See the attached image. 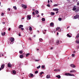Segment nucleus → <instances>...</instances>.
I'll return each mask as SVG.
<instances>
[{
  "mask_svg": "<svg viewBox=\"0 0 79 79\" xmlns=\"http://www.w3.org/2000/svg\"><path fill=\"white\" fill-rule=\"evenodd\" d=\"M8 11H10V9L9 8V9H8Z\"/></svg>",
  "mask_w": 79,
  "mask_h": 79,
  "instance_id": "nucleus-57",
  "label": "nucleus"
},
{
  "mask_svg": "<svg viewBox=\"0 0 79 79\" xmlns=\"http://www.w3.org/2000/svg\"><path fill=\"white\" fill-rule=\"evenodd\" d=\"M67 35V37H71V35H69V34H68Z\"/></svg>",
  "mask_w": 79,
  "mask_h": 79,
  "instance_id": "nucleus-21",
  "label": "nucleus"
},
{
  "mask_svg": "<svg viewBox=\"0 0 79 79\" xmlns=\"http://www.w3.org/2000/svg\"><path fill=\"white\" fill-rule=\"evenodd\" d=\"M32 10V11H35V9H33Z\"/></svg>",
  "mask_w": 79,
  "mask_h": 79,
  "instance_id": "nucleus-53",
  "label": "nucleus"
},
{
  "mask_svg": "<svg viewBox=\"0 0 79 79\" xmlns=\"http://www.w3.org/2000/svg\"><path fill=\"white\" fill-rule=\"evenodd\" d=\"M21 29L22 31H23L24 30V28H21Z\"/></svg>",
  "mask_w": 79,
  "mask_h": 79,
  "instance_id": "nucleus-45",
  "label": "nucleus"
},
{
  "mask_svg": "<svg viewBox=\"0 0 79 79\" xmlns=\"http://www.w3.org/2000/svg\"><path fill=\"white\" fill-rule=\"evenodd\" d=\"M30 55V53H27L26 54V57H28V56H29Z\"/></svg>",
  "mask_w": 79,
  "mask_h": 79,
  "instance_id": "nucleus-27",
  "label": "nucleus"
},
{
  "mask_svg": "<svg viewBox=\"0 0 79 79\" xmlns=\"http://www.w3.org/2000/svg\"><path fill=\"white\" fill-rule=\"evenodd\" d=\"M48 4H49V3H50V1L49 0H48Z\"/></svg>",
  "mask_w": 79,
  "mask_h": 79,
  "instance_id": "nucleus-47",
  "label": "nucleus"
},
{
  "mask_svg": "<svg viewBox=\"0 0 79 79\" xmlns=\"http://www.w3.org/2000/svg\"><path fill=\"white\" fill-rule=\"evenodd\" d=\"M23 57H24V56H23L22 55H20V58H23Z\"/></svg>",
  "mask_w": 79,
  "mask_h": 79,
  "instance_id": "nucleus-24",
  "label": "nucleus"
},
{
  "mask_svg": "<svg viewBox=\"0 0 79 79\" xmlns=\"http://www.w3.org/2000/svg\"><path fill=\"white\" fill-rule=\"evenodd\" d=\"M32 14H33V15H35V12H32Z\"/></svg>",
  "mask_w": 79,
  "mask_h": 79,
  "instance_id": "nucleus-49",
  "label": "nucleus"
},
{
  "mask_svg": "<svg viewBox=\"0 0 79 79\" xmlns=\"http://www.w3.org/2000/svg\"><path fill=\"white\" fill-rule=\"evenodd\" d=\"M35 61H39V60H37L36 59L35 60Z\"/></svg>",
  "mask_w": 79,
  "mask_h": 79,
  "instance_id": "nucleus-51",
  "label": "nucleus"
},
{
  "mask_svg": "<svg viewBox=\"0 0 79 79\" xmlns=\"http://www.w3.org/2000/svg\"><path fill=\"white\" fill-rule=\"evenodd\" d=\"M27 18L28 19H31V16H30V15H27Z\"/></svg>",
  "mask_w": 79,
  "mask_h": 79,
  "instance_id": "nucleus-9",
  "label": "nucleus"
},
{
  "mask_svg": "<svg viewBox=\"0 0 79 79\" xmlns=\"http://www.w3.org/2000/svg\"><path fill=\"white\" fill-rule=\"evenodd\" d=\"M53 11H58L59 10H58V9L56 8L53 9Z\"/></svg>",
  "mask_w": 79,
  "mask_h": 79,
  "instance_id": "nucleus-10",
  "label": "nucleus"
},
{
  "mask_svg": "<svg viewBox=\"0 0 79 79\" xmlns=\"http://www.w3.org/2000/svg\"><path fill=\"white\" fill-rule=\"evenodd\" d=\"M28 39L30 40V41H32V39H31V38H28Z\"/></svg>",
  "mask_w": 79,
  "mask_h": 79,
  "instance_id": "nucleus-42",
  "label": "nucleus"
},
{
  "mask_svg": "<svg viewBox=\"0 0 79 79\" xmlns=\"http://www.w3.org/2000/svg\"><path fill=\"white\" fill-rule=\"evenodd\" d=\"M79 37V34H78L76 35V38L78 39Z\"/></svg>",
  "mask_w": 79,
  "mask_h": 79,
  "instance_id": "nucleus-17",
  "label": "nucleus"
},
{
  "mask_svg": "<svg viewBox=\"0 0 79 79\" xmlns=\"http://www.w3.org/2000/svg\"><path fill=\"white\" fill-rule=\"evenodd\" d=\"M53 49V48H51V50H52Z\"/></svg>",
  "mask_w": 79,
  "mask_h": 79,
  "instance_id": "nucleus-54",
  "label": "nucleus"
},
{
  "mask_svg": "<svg viewBox=\"0 0 79 79\" xmlns=\"http://www.w3.org/2000/svg\"><path fill=\"white\" fill-rule=\"evenodd\" d=\"M19 36H21V34H19Z\"/></svg>",
  "mask_w": 79,
  "mask_h": 79,
  "instance_id": "nucleus-56",
  "label": "nucleus"
},
{
  "mask_svg": "<svg viewBox=\"0 0 79 79\" xmlns=\"http://www.w3.org/2000/svg\"><path fill=\"white\" fill-rule=\"evenodd\" d=\"M60 69H55L54 70V71H60Z\"/></svg>",
  "mask_w": 79,
  "mask_h": 79,
  "instance_id": "nucleus-20",
  "label": "nucleus"
},
{
  "mask_svg": "<svg viewBox=\"0 0 79 79\" xmlns=\"http://www.w3.org/2000/svg\"><path fill=\"white\" fill-rule=\"evenodd\" d=\"M57 35H58V34H59L58 33V32H57Z\"/></svg>",
  "mask_w": 79,
  "mask_h": 79,
  "instance_id": "nucleus-62",
  "label": "nucleus"
},
{
  "mask_svg": "<svg viewBox=\"0 0 79 79\" xmlns=\"http://www.w3.org/2000/svg\"><path fill=\"white\" fill-rule=\"evenodd\" d=\"M76 10V7H73V11H75V10Z\"/></svg>",
  "mask_w": 79,
  "mask_h": 79,
  "instance_id": "nucleus-30",
  "label": "nucleus"
},
{
  "mask_svg": "<svg viewBox=\"0 0 79 79\" xmlns=\"http://www.w3.org/2000/svg\"><path fill=\"white\" fill-rule=\"evenodd\" d=\"M40 68V65H39V66L37 67V69H39Z\"/></svg>",
  "mask_w": 79,
  "mask_h": 79,
  "instance_id": "nucleus-35",
  "label": "nucleus"
},
{
  "mask_svg": "<svg viewBox=\"0 0 79 79\" xmlns=\"http://www.w3.org/2000/svg\"><path fill=\"white\" fill-rule=\"evenodd\" d=\"M79 9H78V10H77L75 11V13H78V12H79Z\"/></svg>",
  "mask_w": 79,
  "mask_h": 79,
  "instance_id": "nucleus-26",
  "label": "nucleus"
},
{
  "mask_svg": "<svg viewBox=\"0 0 79 79\" xmlns=\"http://www.w3.org/2000/svg\"><path fill=\"white\" fill-rule=\"evenodd\" d=\"M24 8H25V9H26L27 8V6H26L25 5V6L23 7Z\"/></svg>",
  "mask_w": 79,
  "mask_h": 79,
  "instance_id": "nucleus-31",
  "label": "nucleus"
},
{
  "mask_svg": "<svg viewBox=\"0 0 79 79\" xmlns=\"http://www.w3.org/2000/svg\"><path fill=\"white\" fill-rule=\"evenodd\" d=\"M42 21H45V19L44 18H42Z\"/></svg>",
  "mask_w": 79,
  "mask_h": 79,
  "instance_id": "nucleus-23",
  "label": "nucleus"
},
{
  "mask_svg": "<svg viewBox=\"0 0 79 79\" xmlns=\"http://www.w3.org/2000/svg\"><path fill=\"white\" fill-rule=\"evenodd\" d=\"M54 41V40H52V42H53V41Z\"/></svg>",
  "mask_w": 79,
  "mask_h": 79,
  "instance_id": "nucleus-64",
  "label": "nucleus"
},
{
  "mask_svg": "<svg viewBox=\"0 0 79 79\" xmlns=\"http://www.w3.org/2000/svg\"><path fill=\"white\" fill-rule=\"evenodd\" d=\"M13 8H14V9L15 10L17 9L16 8V6H14V7H13Z\"/></svg>",
  "mask_w": 79,
  "mask_h": 79,
  "instance_id": "nucleus-34",
  "label": "nucleus"
},
{
  "mask_svg": "<svg viewBox=\"0 0 79 79\" xmlns=\"http://www.w3.org/2000/svg\"><path fill=\"white\" fill-rule=\"evenodd\" d=\"M77 5H79V3H77Z\"/></svg>",
  "mask_w": 79,
  "mask_h": 79,
  "instance_id": "nucleus-59",
  "label": "nucleus"
},
{
  "mask_svg": "<svg viewBox=\"0 0 79 79\" xmlns=\"http://www.w3.org/2000/svg\"><path fill=\"white\" fill-rule=\"evenodd\" d=\"M25 5L24 4H21L22 7H24V6Z\"/></svg>",
  "mask_w": 79,
  "mask_h": 79,
  "instance_id": "nucleus-37",
  "label": "nucleus"
},
{
  "mask_svg": "<svg viewBox=\"0 0 79 79\" xmlns=\"http://www.w3.org/2000/svg\"><path fill=\"white\" fill-rule=\"evenodd\" d=\"M79 17V15H77L76 16H74V19H77V18H78Z\"/></svg>",
  "mask_w": 79,
  "mask_h": 79,
  "instance_id": "nucleus-2",
  "label": "nucleus"
},
{
  "mask_svg": "<svg viewBox=\"0 0 79 79\" xmlns=\"http://www.w3.org/2000/svg\"><path fill=\"white\" fill-rule=\"evenodd\" d=\"M58 6V4H55L54 5V6Z\"/></svg>",
  "mask_w": 79,
  "mask_h": 79,
  "instance_id": "nucleus-44",
  "label": "nucleus"
},
{
  "mask_svg": "<svg viewBox=\"0 0 79 79\" xmlns=\"http://www.w3.org/2000/svg\"><path fill=\"white\" fill-rule=\"evenodd\" d=\"M43 73H44V72H41L40 73V75H42V74Z\"/></svg>",
  "mask_w": 79,
  "mask_h": 79,
  "instance_id": "nucleus-38",
  "label": "nucleus"
},
{
  "mask_svg": "<svg viewBox=\"0 0 79 79\" xmlns=\"http://www.w3.org/2000/svg\"><path fill=\"white\" fill-rule=\"evenodd\" d=\"M60 44V40H57V41H56V44Z\"/></svg>",
  "mask_w": 79,
  "mask_h": 79,
  "instance_id": "nucleus-12",
  "label": "nucleus"
},
{
  "mask_svg": "<svg viewBox=\"0 0 79 79\" xmlns=\"http://www.w3.org/2000/svg\"><path fill=\"white\" fill-rule=\"evenodd\" d=\"M2 69L0 67V71H1Z\"/></svg>",
  "mask_w": 79,
  "mask_h": 79,
  "instance_id": "nucleus-60",
  "label": "nucleus"
},
{
  "mask_svg": "<svg viewBox=\"0 0 79 79\" xmlns=\"http://www.w3.org/2000/svg\"><path fill=\"white\" fill-rule=\"evenodd\" d=\"M1 34H2V35H3V36H5V32L2 33Z\"/></svg>",
  "mask_w": 79,
  "mask_h": 79,
  "instance_id": "nucleus-16",
  "label": "nucleus"
},
{
  "mask_svg": "<svg viewBox=\"0 0 79 79\" xmlns=\"http://www.w3.org/2000/svg\"><path fill=\"white\" fill-rule=\"evenodd\" d=\"M35 74H37L38 73V71H35Z\"/></svg>",
  "mask_w": 79,
  "mask_h": 79,
  "instance_id": "nucleus-40",
  "label": "nucleus"
},
{
  "mask_svg": "<svg viewBox=\"0 0 79 79\" xmlns=\"http://www.w3.org/2000/svg\"><path fill=\"white\" fill-rule=\"evenodd\" d=\"M56 77H57L58 79H60L61 78V76L60 75H58L57 76H56Z\"/></svg>",
  "mask_w": 79,
  "mask_h": 79,
  "instance_id": "nucleus-14",
  "label": "nucleus"
},
{
  "mask_svg": "<svg viewBox=\"0 0 79 79\" xmlns=\"http://www.w3.org/2000/svg\"><path fill=\"white\" fill-rule=\"evenodd\" d=\"M47 6H48V7H50V4H48L47 5Z\"/></svg>",
  "mask_w": 79,
  "mask_h": 79,
  "instance_id": "nucleus-43",
  "label": "nucleus"
},
{
  "mask_svg": "<svg viewBox=\"0 0 79 79\" xmlns=\"http://www.w3.org/2000/svg\"><path fill=\"white\" fill-rule=\"evenodd\" d=\"M51 15H55V13L54 12H51Z\"/></svg>",
  "mask_w": 79,
  "mask_h": 79,
  "instance_id": "nucleus-22",
  "label": "nucleus"
},
{
  "mask_svg": "<svg viewBox=\"0 0 79 79\" xmlns=\"http://www.w3.org/2000/svg\"><path fill=\"white\" fill-rule=\"evenodd\" d=\"M22 55L23 56H24L25 55V54L23 53Z\"/></svg>",
  "mask_w": 79,
  "mask_h": 79,
  "instance_id": "nucleus-48",
  "label": "nucleus"
},
{
  "mask_svg": "<svg viewBox=\"0 0 79 79\" xmlns=\"http://www.w3.org/2000/svg\"><path fill=\"white\" fill-rule=\"evenodd\" d=\"M12 73L14 74H16V71L15 70H14L12 72Z\"/></svg>",
  "mask_w": 79,
  "mask_h": 79,
  "instance_id": "nucleus-13",
  "label": "nucleus"
},
{
  "mask_svg": "<svg viewBox=\"0 0 79 79\" xmlns=\"http://www.w3.org/2000/svg\"><path fill=\"white\" fill-rule=\"evenodd\" d=\"M33 37H35V35H34Z\"/></svg>",
  "mask_w": 79,
  "mask_h": 79,
  "instance_id": "nucleus-61",
  "label": "nucleus"
},
{
  "mask_svg": "<svg viewBox=\"0 0 79 79\" xmlns=\"http://www.w3.org/2000/svg\"><path fill=\"white\" fill-rule=\"evenodd\" d=\"M29 31H32V27H30L29 28Z\"/></svg>",
  "mask_w": 79,
  "mask_h": 79,
  "instance_id": "nucleus-28",
  "label": "nucleus"
},
{
  "mask_svg": "<svg viewBox=\"0 0 79 79\" xmlns=\"http://www.w3.org/2000/svg\"><path fill=\"white\" fill-rule=\"evenodd\" d=\"M60 29V27H57L56 28V31H58V29Z\"/></svg>",
  "mask_w": 79,
  "mask_h": 79,
  "instance_id": "nucleus-41",
  "label": "nucleus"
},
{
  "mask_svg": "<svg viewBox=\"0 0 79 79\" xmlns=\"http://www.w3.org/2000/svg\"><path fill=\"white\" fill-rule=\"evenodd\" d=\"M74 56H75V55H74V54H72V57H74Z\"/></svg>",
  "mask_w": 79,
  "mask_h": 79,
  "instance_id": "nucleus-36",
  "label": "nucleus"
},
{
  "mask_svg": "<svg viewBox=\"0 0 79 79\" xmlns=\"http://www.w3.org/2000/svg\"><path fill=\"white\" fill-rule=\"evenodd\" d=\"M50 78V75H48L46 76V78L47 79H49V78Z\"/></svg>",
  "mask_w": 79,
  "mask_h": 79,
  "instance_id": "nucleus-7",
  "label": "nucleus"
},
{
  "mask_svg": "<svg viewBox=\"0 0 79 79\" xmlns=\"http://www.w3.org/2000/svg\"><path fill=\"white\" fill-rule=\"evenodd\" d=\"M10 40L11 42H13L15 40V39L13 38H11L10 39Z\"/></svg>",
  "mask_w": 79,
  "mask_h": 79,
  "instance_id": "nucleus-3",
  "label": "nucleus"
},
{
  "mask_svg": "<svg viewBox=\"0 0 79 79\" xmlns=\"http://www.w3.org/2000/svg\"><path fill=\"white\" fill-rule=\"evenodd\" d=\"M58 13V12H56V13Z\"/></svg>",
  "mask_w": 79,
  "mask_h": 79,
  "instance_id": "nucleus-63",
  "label": "nucleus"
},
{
  "mask_svg": "<svg viewBox=\"0 0 79 79\" xmlns=\"http://www.w3.org/2000/svg\"><path fill=\"white\" fill-rule=\"evenodd\" d=\"M76 42L77 44H79V39L77 40H76Z\"/></svg>",
  "mask_w": 79,
  "mask_h": 79,
  "instance_id": "nucleus-15",
  "label": "nucleus"
},
{
  "mask_svg": "<svg viewBox=\"0 0 79 79\" xmlns=\"http://www.w3.org/2000/svg\"><path fill=\"white\" fill-rule=\"evenodd\" d=\"M39 16H40V15H38L37 16V17L38 18H39Z\"/></svg>",
  "mask_w": 79,
  "mask_h": 79,
  "instance_id": "nucleus-55",
  "label": "nucleus"
},
{
  "mask_svg": "<svg viewBox=\"0 0 79 79\" xmlns=\"http://www.w3.org/2000/svg\"><path fill=\"white\" fill-rule=\"evenodd\" d=\"M35 13L37 14H39V11H38V10H36V11H35Z\"/></svg>",
  "mask_w": 79,
  "mask_h": 79,
  "instance_id": "nucleus-29",
  "label": "nucleus"
},
{
  "mask_svg": "<svg viewBox=\"0 0 79 79\" xmlns=\"http://www.w3.org/2000/svg\"><path fill=\"white\" fill-rule=\"evenodd\" d=\"M1 68L2 69H4V68H5V64H2V65L1 66Z\"/></svg>",
  "mask_w": 79,
  "mask_h": 79,
  "instance_id": "nucleus-5",
  "label": "nucleus"
},
{
  "mask_svg": "<svg viewBox=\"0 0 79 79\" xmlns=\"http://www.w3.org/2000/svg\"><path fill=\"white\" fill-rule=\"evenodd\" d=\"M70 67H72V68H75V67H76V66H75V65H74V64H70Z\"/></svg>",
  "mask_w": 79,
  "mask_h": 79,
  "instance_id": "nucleus-4",
  "label": "nucleus"
},
{
  "mask_svg": "<svg viewBox=\"0 0 79 79\" xmlns=\"http://www.w3.org/2000/svg\"><path fill=\"white\" fill-rule=\"evenodd\" d=\"M23 27V25H20L19 26V29H20V28H21V27Z\"/></svg>",
  "mask_w": 79,
  "mask_h": 79,
  "instance_id": "nucleus-11",
  "label": "nucleus"
},
{
  "mask_svg": "<svg viewBox=\"0 0 79 79\" xmlns=\"http://www.w3.org/2000/svg\"><path fill=\"white\" fill-rule=\"evenodd\" d=\"M4 14H5L4 13H2L1 14V15H2V16H3V15H4Z\"/></svg>",
  "mask_w": 79,
  "mask_h": 79,
  "instance_id": "nucleus-46",
  "label": "nucleus"
},
{
  "mask_svg": "<svg viewBox=\"0 0 79 79\" xmlns=\"http://www.w3.org/2000/svg\"><path fill=\"white\" fill-rule=\"evenodd\" d=\"M73 2H77V0H73Z\"/></svg>",
  "mask_w": 79,
  "mask_h": 79,
  "instance_id": "nucleus-50",
  "label": "nucleus"
},
{
  "mask_svg": "<svg viewBox=\"0 0 79 79\" xmlns=\"http://www.w3.org/2000/svg\"><path fill=\"white\" fill-rule=\"evenodd\" d=\"M39 40L40 42H42L43 41V40L42 38H40L39 39Z\"/></svg>",
  "mask_w": 79,
  "mask_h": 79,
  "instance_id": "nucleus-19",
  "label": "nucleus"
},
{
  "mask_svg": "<svg viewBox=\"0 0 79 79\" xmlns=\"http://www.w3.org/2000/svg\"><path fill=\"white\" fill-rule=\"evenodd\" d=\"M58 19L59 21H61V19H62L61 18H59Z\"/></svg>",
  "mask_w": 79,
  "mask_h": 79,
  "instance_id": "nucleus-39",
  "label": "nucleus"
},
{
  "mask_svg": "<svg viewBox=\"0 0 79 79\" xmlns=\"http://www.w3.org/2000/svg\"><path fill=\"white\" fill-rule=\"evenodd\" d=\"M11 66H12L11 64L10 63H8V67H9V68H11Z\"/></svg>",
  "mask_w": 79,
  "mask_h": 79,
  "instance_id": "nucleus-6",
  "label": "nucleus"
},
{
  "mask_svg": "<svg viewBox=\"0 0 79 79\" xmlns=\"http://www.w3.org/2000/svg\"><path fill=\"white\" fill-rule=\"evenodd\" d=\"M53 25H54V24L53 22H52L50 23V26H52V27H53Z\"/></svg>",
  "mask_w": 79,
  "mask_h": 79,
  "instance_id": "nucleus-8",
  "label": "nucleus"
},
{
  "mask_svg": "<svg viewBox=\"0 0 79 79\" xmlns=\"http://www.w3.org/2000/svg\"><path fill=\"white\" fill-rule=\"evenodd\" d=\"M65 75L67 76H74V75L73 74H71L69 73H65Z\"/></svg>",
  "mask_w": 79,
  "mask_h": 79,
  "instance_id": "nucleus-1",
  "label": "nucleus"
},
{
  "mask_svg": "<svg viewBox=\"0 0 79 79\" xmlns=\"http://www.w3.org/2000/svg\"><path fill=\"white\" fill-rule=\"evenodd\" d=\"M9 31H10L11 30V28H9V29L8 30Z\"/></svg>",
  "mask_w": 79,
  "mask_h": 79,
  "instance_id": "nucleus-52",
  "label": "nucleus"
},
{
  "mask_svg": "<svg viewBox=\"0 0 79 79\" xmlns=\"http://www.w3.org/2000/svg\"><path fill=\"white\" fill-rule=\"evenodd\" d=\"M41 15H42V16H43V15H44V14L43 13H42L41 14Z\"/></svg>",
  "mask_w": 79,
  "mask_h": 79,
  "instance_id": "nucleus-58",
  "label": "nucleus"
},
{
  "mask_svg": "<svg viewBox=\"0 0 79 79\" xmlns=\"http://www.w3.org/2000/svg\"><path fill=\"white\" fill-rule=\"evenodd\" d=\"M19 53H20V54H22V53H23V51H19Z\"/></svg>",
  "mask_w": 79,
  "mask_h": 79,
  "instance_id": "nucleus-25",
  "label": "nucleus"
},
{
  "mask_svg": "<svg viewBox=\"0 0 79 79\" xmlns=\"http://www.w3.org/2000/svg\"><path fill=\"white\" fill-rule=\"evenodd\" d=\"M42 68L43 69H44V68H45V66L44 65H42L41 66Z\"/></svg>",
  "mask_w": 79,
  "mask_h": 79,
  "instance_id": "nucleus-33",
  "label": "nucleus"
},
{
  "mask_svg": "<svg viewBox=\"0 0 79 79\" xmlns=\"http://www.w3.org/2000/svg\"><path fill=\"white\" fill-rule=\"evenodd\" d=\"M75 72H76V71L75 70L70 71V73H75Z\"/></svg>",
  "mask_w": 79,
  "mask_h": 79,
  "instance_id": "nucleus-18",
  "label": "nucleus"
},
{
  "mask_svg": "<svg viewBox=\"0 0 79 79\" xmlns=\"http://www.w3.org/2000/svg\"><path fill=\"white\" fill-rule=\"evenodd\" d=\"M30 77H33V74L32 73H30Z\"/></svg>",
  "mask_w": 79,
  "mask_h": 79,
  "instance_id": "nucleus-32",
  "label": "nucleus"
}]
</instances>
